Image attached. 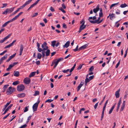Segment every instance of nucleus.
Listing matches in <instances>:
<instances>
[{"mask_svg":"<svg viewBox=\"0 0 128 128\" xmlns=\"http://www.w3.org/2000/svg\"><path fill=\"white\" fill-rule=\"evenodd\" d=\"M12 106V104H10V106H8L6 108V109L5 110L4 112L2 114L4 115L11 108Z\"/></svg>","mask_w":128,"mask_h":128,"instance_id":"8","label":"nucleus"},{"mask_svg":"<svg viewBox=\"0 0 128 128\" xmlns=\"http://www.w3.org/2000/svg\"><path fill=\"white\" fill-rule=\"evenodd\" d=\"M118 10V12H116V13L117 14H120V10Z\"/></svg>","mask_w":128,"mask_h":128,"instance_id":"58","label":"nucleus"},{"mask_svg":"<svg viewBox=\"0 0 128 128\" xmlns=\"http://www.w3.org/2000/svg\"><path fill=\"white\" fill-rule=\"evenodd\" d=\"M115 18V14H114L112 13V14H110V18L111 20H112V19L113 18Z\"/></svg>","mask_w":128,"mask_h":128,"instance_id":"28","label":"nucleus"},{"mask_svg":"<svg viewBox=\"0 0 128 128\" xmlns=\"http://www.w3.org/2000/svg\"><path fill=\"white\" fill-rule=\"evenodd\" d=\"M106 95H105L104 97V98H103L102 99V100L101 101V102H100V105H101L102 104V103L104 101V99H105V98H106Z\"/></svg>","mask_w":128,"mask_h":128,"instance_id":"54","label":"nucleus"},{"mask_svg":"<svg viewBox=\"0 0 128 128\" xmlns=\"http://www.w3.org/2000/svg\"><path fill=\"white\" fill-rule=\"evenodd\" d=\"M128 5L124 3V4H121L120 6L121 8H123L126 7Z\"/></svg>","mask_w":128,"mask_h":128,"instance_id":"25","label":"nucleus"},{"mask_svg":"<svg viewBox=\"0 0 128 128\" xmlns=\"http://www.w3.org/2000/svg\"><path fill=\"white\" fill-rule=\"evenodd\" d=\"M98 103H96L94 106V108L95 109H96V108L98 105Z\"/></svg>","mask_w":128,"mask_h":128,"instance_id":"57","label":"nucleus"},{"mask_svg":"<svg viewBox=\"0 0 128 128\" xmlns=\"http://www.w3.org/2000/svg\"><path fill=\"white\" fill-rule=\"evenodd\" d=\"M14 8H7L6 10L7 12V13H10L14 10Z\"/></svg>","mask_w":128,"mask_h":128,"instance_id":"14","label":"nucleus"},{"mask_svg":"<svg viewBox=\"0 0 128 128\" xmlns=\"http://www.w3.org/2000/svg\"><path fill=\"white\" fill-rule=\"evenodd\" d=\"M9 86V85L8 84H6L5 85H4V86L3 88H2V89L3 90H6V89L8 87V86Z\"/></svg>","mask_w":128,"mask_h":128,"instance_id":"39","label":"nucleus"},{"mask_svg":"<svg viewBox=\"0 0 128 128\" xmlns=\"http://www.w3.org/2000/svg\"><path fill=\"white\" fill-rule=\"evenodd\" d=\"M89 21L92 24H95L96 23L97 24V22L96 20H90Z\"/></svg>","mask_w":128,"mask_h":128,"instance_id":"40","label":"nucleus"},{"mask_svg":"<svg viewBox=\"0 0 128 128\" xmlns=\"http://www.w3.org/2000/svg\"><path fill=\"white\" fill-rule=\"evenodd\" d=\"M37 46L38 51L39 52H41L42 50V49L40 48V45L38 42L37 43Z\"/></svg>","mask_w":128,"mask_h":128,"instance_id":"12","label":"nucleus"},{"mask_svg":"<svg viewBox=\"0 0 128 128\" xmlns=\"http://www.w3.org/2000/svg\"><path fill=\"white\" fill-rule=\"evenodd\" d=\"M39 94V92L38 91H35L34 92V96H36Z\"/></svg>","mask_w":128,"mask_h":128,"instance_id":"38","label":"nucleus"},{"mask_svg":"<svg viewBox=\"0 0 128 128\" xmlns=\"http://www.w3.org/2000/svg\"><path fill=\"white\" fill-rule=\"evenodd\" d=\"M78 45L76 46V48L75 49H74L73 50H74V51L76 52L78 50Z\"/></svg>","mask_w":128,"mask_h":128,"instance_id":"53","label":"nucleus"},{"mask_svg":"<svg viewBox=\"0 0 128 128\" xmlns=\"http://www.w3.org/2000/svg\"><path fill=\"white\" fill-rule=\"evenodd\" d=\"M99 16L100 17H102L103 16V14L102 12V9H100V12L99 14Z\"/></svg>","mask_w":128,"mask_h":128,"instance_id":"35","label":"nucleus"},{"mask_svg":"<svg viewBox=\"0 0 128 128\" xmlns=\"http://www.w3.org/2000/svg\"><path fill=\"white\" fill-rule=\"evenodd\" d=\"M8 56V54H6L3 57H2L0 59L1 60H2V61L3 60L6 59Z\"/></svg>","mask_w":128,"mask_h":128,"instance_id":"18","label":"nucleus"},{"mask_svg":"<svg viewBox=\"0 0 128 128\" xmlns=\"http://www.w3.org/2000/svg\"><path fill=\"white\" fill-rule=\"evenodd\" d=\"M32 0H28L22 6H20V8H18L17 10L14 12H13L14 14H15L19 11L20 9H21L23 8L29 4Z\"/></svg>","mask_w":128,"mask_h":128,"instance_id":"1","label":"nucleus"},{"mask_svg":"<svg viewBox=\"0 0 128 128\" xmlns=\"http://www.w3.org/2000/svg\"><path fill=\"white\" fill-rule=\"evenodd\" d=\"M27 125L26 124H24V125L22 126H21L22 128H26V126Z\"/></svg>","mask_w":128,"mask_h":128,"instance_id":"63","label":"nucleus"},{"mask_svg":"<svg viewBox=\"0 0 128 128\" xmlns=\"http://www.w3.org/2000/svg\"><path fill=\"white\" fill-rule=\"evenodd\" d=\"M46 50V51L45 52V53H46V56H49L50 54V50L48 49Z\"/></svg>","mask_w":128,"mask_h":128,"instance_id":"20","label":"nucleus"},{"mask_svg":"<svg viewBox=\"0 0 128 128\" xmlns=\"http://www.w3.org/2000/svg\"><path fill=\"white\" fill-rule=\"evenodd\" d=\"M40 102V101H38V102H36L32 106V108L33 111L34 112L36 111L37 110L38 106V104Z\"/></svg>","mask_w":128,"mask_h":128,"instance_id":"6","label":"nucleus"},{"mask_svg":"<svg viewBox=\"0 0 128 128\" xmlns=\"http://www.w3.org/2000/svg\"><path fill=\"white\" fill-rule=\"evenodd\" d=\"M120 91V89H119L118 90L116 91L115 94V95L116 98H118L120 96L119 92Z\"/></svg>","mask_w":128,"mask_h":128,"instance_id":"13","label":"nucleus"},{"mask_svg":"<svg viewBox=\"0 0 128 128\" xmlns=\"http://www.w3.org/2000/svg\"><path fill=\"white\" fill-rule=\"evenodd\" d=\"M42 56V55L41 54L39 53L38 52V53L37 54V58L38 59H40L41 58V57Z\"/></svg>","mask_w":128,"mask_h":128,"instance_id":"33","label":"nucleus"},{"mask_svg":"<svg viewBox=\"0 0 128 128\" xmlns=\"http://www.w3.org/2000/svg\"><path fill=\"white\" fill-rule=\"evenodd\" d=\"M25 96V94L24 93H22L18 95V96L20 98H23Z\"/></svg>","mask_w":128,"mask_h":128,"instance_id":"19","label":"nucleus"},{"mask_svg":"<svg viewBox=\"0 0 128 128\" xmlns=\"http://www.w3.org/2000/svg\"><path fill=\"white\" fill-rule=\"evenodd\" d=\"M70 70V69H68L66 70H64L62 71V72L64 73H66L68 72Z\"/></svg>","mask_w":128,"mask_h":128,"instance_id":"48","label":"nucleus"},{"mask_svg":"<svg viewBox=\"0 0 128 128\" xmlns=\"http://www.w3.org/2000/svg\"><path fill=\"white\" fill-rule=\"evenodd\" d=\"M94 77V75H92L88 77V82L91 80L93 79Z\"/></svg>","mask_w":128,"mask_h":128,"instance_id":"37","label":"nucleus"},{"mask_svg":"<svg viewBox=\"0 0 128 128\" xmlns=\"http://www.w3.org/2000/svg\"><path fill=\"white\" fill-rule=\"evenodd\" d=\"M32 116H30L28 118L26 122L27 123H28L29 122L30 120L31 119Z\"/></svg>","mask_w":128,"mask_h":128,"instance_id":"49","label":"nucleus"},{"mask_svg":"<svg viewBox=\"0 0 128 128\" xmlns=\"http://www.w3.org/2000/svg\"><path fill=\"white\" fill-rule=\"evenodd\" d=\"M121 102V98H120V99L118 102V104L117 106L120 107V104Z\"/></svg>","mask_w":128,"mask_h":128,"instance_id":"47","label":"nucleus"},{"mask_svg":"<svg viewBox=\"0 0 128 128\" xmlns=\"http://www.w3.org/2000/svg\"><path fill=\"white\" fill-rule=\"evenodd\" d=\"M12 45H11V44H9V45L6 46L5 48H9L11 46H12Z\"/></svg>","mask_w":128,"mask_h":128,"instance_id":"51","label":"nucleus"},{"mask_svg":"<svg viewBox=\"0 0 128 128\" xmlns=\"http://www.w3.org/2000/svg\"><path fill=\"white\" fill-rule=\"evenodd\" d=\"M94 69V66H92L89 69V72H92Z\"/></svg>","mask_w":128,"mask_h":128,"instance_id":"46","label":"nucleus"},{"mask_svg":"<svg viewBox=\"0 0 128 128\" xmlns=\"http://www.w3.org/2000/svg\"><path fill=\"white\" fill-rule=\"evenodd\" d=\"M11 35H12L11 33L9 34L7 36H6V37H4V39L5 40H7L8 38H10V36Z\"/></svg>","mask_w":128,"mask_h":128,"instance_id":"31","label":"nucleus"},{"mask_svg":"<svg viewBox=\"0 0 128 128\" xmlns=\"http://www.w3.org/2000/svg\"><path fill=\"white\" fill-rule=\"evenodd\" d=\"M53 100H52L51 99H48L45 101V102H50L52 101Z\"/></svg>","mask_w":128,"mask_h":128,"instance_id":"45","label":"nucleus"},{"mask_svg":"<svg viewBox=\"0 0 128 128\" xmlns=\"http://www.w3.org/2000/svg\"><path fill=\"white\" fill-rule=\"evenodd\" d=\"M20 83V82L18 80H17L14 82L12 83V84L13 85L16 86L18 84Z\"/></svg>","mask_w":128,"mask_h":128,"instance_id":"24","label":"nucleus"},{"mask_svg":"<svg viewBox=\"0 0 128 128\" xmlns=\"http://www.w3.org/2000/svg\"><path fill=\"white\" fill-rule=\"evenodd\" d=\"M59 10L62 11V12H63L64 13H65L66 12V11L65 10H64L61 7L59 8Z\"/></svg>","mask_w":128,"mask_h":128,"instance_id":"41","label":"nucleus"},{"mask_svg":"<svg viewBox=\"0 0 128 128\" xmlns=\"http://www.w3.org/2000/svg\"><path fill=\"white\" fill-rule=\"evenodd\" d=\"M36 64L37 65H39L40 64V62L39 60H38L36 62Z\"/></svg>","mask_w":128,"mask_h":128,"instance_id":"64","label":"nucleus"},{"mask_svg":"<svg viewBox=\"0 0 128 128\" xmlns=\"http://www.w3.org/2000/svg\"><path fill=\"white\" fill-rule=\"evenodd\" d=\"M16 90L15 88L10 86L7 89L6 93L8 95L10 94H12Z\"/></svg>","mask_w":128,"mask_h":128,"instance_id":"2","label":"nucleus"},{"mask_svg":"<svg viewBox=\"0 0 128 128\" xmlns=\"http://www.w3.org/2000/svg\"><path fill=\"white\" fill-rule=\"evenodd\" d=\"M16 53H15L14 54H13V55H12L11 56H10L9 57V58H10V59H11V60L12 58H13L15 56H16Z\"/></svg>","mask_w":128,"mask_h":128,"instance_id":"43","label":"nucleus"},{"mask_svg":"<svg viewBox=\"0 0 128 128\" xmlns=\"http://www.w3.org/2000/svg\"><path fill=\"white\" fill-rule=\"evenodd\" d=\"M45 51L44 50H42V56L43 58L45 56Z\"/></svg>","mask_w":128,"mask_h":128,"instance_id":"42","label":"nucleus"},{"mask_svg":"<svg viewBox=\"0 0 128 128\" xmlns=\"http://www.w3.org/2000/svg\"><path fill=\"white\" fill-rule=\"evenodd\" d=\"M47 43L46 42H44L42 45V47L43 48L42 49V50L45 51L48 48V47L47 46Z\"/></svg>","mask_w":128,"mask_h":128,"instance_id":"4","label":"nucleus"},{"mask_svg":"<svg viewBox=\"0 0 128 128\" xmlns=\"http://www.w3.org/2000/svg\"><path fill=\"white\" fill-rule=\"evenodd\" d=\"M24 49V47L23 45L22 44H21L20 46V53L19 55L20 56L21 55Z\"/></svg>","mask_w":128,"mask_h":128,"instance_id":"11","label":"nucleus"},{"mask_svg":"<svg viewBox=\"0 0 128 128\" xmlns=\"http://www.w3.org/2000/svg\"><path fill=\"white\" fill-rule=\"evenodd\" d=\"M80 23L82 24L80 26L79 30L78 31L79 33H80L82 30L84 29L86 26H84V21L83 20L80 21Z\"/></svg>","mask_w":128,"mask_h":128,"instance_id":"3","label":"nucleus"},{"mask_svg":"<svg viewBox=\"0 0 128 128\" xmlns=\"http://www.w3.org/2000/svg\"><path fill=\"white\" fill-rule=\"evenodd\" d=\"M24 87L23 84H21L18 85L17 87V90L18 91H21L24 90Z\"/></svg>","mask_w":128,"mask_h":128,"instance_id":"5","label":"nucleus"},{"mask_svg":"<svg viewBox=\"0 0 128 128\" xmlns=\"http://www.w3.org/2000/svg\"><path fill=\"white\" fill-rule=\"evenodd\" d=\"M50 10L52 12H54L55 11L54 8L52 6H51L50 7Z\"/></svg>","mask_w":128,"mask_h":128,"instance_id":"52","label":"nucleus"},{"mask_svg":"<svg viewBox=\"0 0 128 128\" xmlns=\"http://www.w3.org/2000/svg\"><path fill=\"white\" fill-rule=\"evenodd\" d=\"M20 73L19 72L15 71H14L13 73V75L14 76L16 77H18Z\"/></svg>","mask_w":128,"mask_h":128,"instance_id":"17","label":"nucleus"},{"mask_svg":"<svg viewBox=\"0 0 128 128\" xmlns=\"http://www.w3.org/2000/svg\"><path fill=\"white\" fill-rule=\"evenodd\" d=\"M16 40H14L12 42V43L10 44H11V45L12 46H13L14 45V43L15 42H16Z\"/></svg>","mask_w":128,"mask_h":128,"instance_id":"59","label":"nucleus"},{"mask_svg":"<svg viewBox=\"0 0 128 128\" xmlns=\"http://www.w3.org/2000/svg\"><path fill=\"white\" fill-rule=\"evenodd\" d=\"M11 22L10 21V20H9L6 22H5L3 24L2 26V27H4L5 26H6L7 24Z\"/></svg>","mask_w":128,"mask_h":128,"instance_id":"22","label":"nucleus"},{"mask_svg":"<svg viewBox=\"0 0 128 128\" xmlns=\"http://www.w3.org/2000/svg\"><path fill=\"white\" fill-rule=\"evenodd\" d=\"M119 2H118L117 3H115V4H112L111 5V6H110V9H111L112 8V7H113V6H114L117 5H118V4H119Z\"/></svg>","mask_w":128,"mask_h":128,"instance_id":"26","label":"nucleus"},{"mask_svg":"<svg viewBox=\"0 0 128 128\" xmlns=\"http://www.w3.org/2000/svg\"><path fill=\"white\" fill-rule=\"evenodd\" d=\"M58 62L56 60V59L54 60L53 62H52V64H54L55 65L57 66Z\"/></svg>","mask_w":128,"mask_h":128,"instance_id":"30","label":"nucleus"},{"mask_svg":"<svg viewBox=\"0 0 128 128\" xmlns=\"http://www.w3.org/2000/svg\"><path fill=\"white\" fill-rule=\"evenodd\" d=\"M36 4L34 3L32 4L30 6V8H33L36 5Z\"/></svg>","mask_w":128,"mask_h":128,"instance_id":"60","label":"nucleus"},{"mask_svg":"<svg viewBox=\"0 0 128 128\" xmlns=\"http://www.w3.org/2000/svg\"><path fill=\"white\" fill-rule=\"evenodd\" d=\"M24 82L26 84H28L30 83V80L29 78H26L24 79Z\"/></svg>","mask_w":128,"mask_h":128,"instance_id":"7","label":"nucleus"},{"mask_svg":"<svg viewBox=\"0 0 128 128\" xmlns=\"http://www.w3.org/2000/svg\"><path fill=\"white\" fill-rule=\"evenodd\" d=\"M70 43V41H68L64 46L63 47H66L67 48L69 46Z\"/></svg>","mask_w":128,"mask_h":128,"instance_id":"21","label":"nucleus"},{"mask_svg":"<svg viewBox=\"0 0 128 128\" xmlns=\"http://www.w3.org/2000/svg\"><path fill=\"white\" fill-rule=\"evenodd\" d=\"M63 28H67V26L65 23H63L62 24Z\"/></svg>","mask_w":128,"mask_h":128,"instance_id":"50","label":"nucleus"},{"mask_svg":"<svg viewBox=\"0 0 128 128\" xmlns=\"http://www.w3.org/2000/svg\"><path fill=\"white\" fill-rule=\"evenodd\" d=\"M7 52L6 50H5L3 51L0 54V55L2 56L5 53Z\"/></svg>","mask_w":128,"mask_h":128,"instance_id":"55","label":"nucleus"},{"mask_svg":"<svg viewBox=\"0 0 128 128\" xmlns=\"http://www.w3.org/2000/svg\"><path fill=\"white\" fill-rule=\"evenodd\" d=\"M13 67V66H12V64H10L9 65L8 68L6 69V70L7 71H9Z\"/></svg>","mask_w":128,"mask_h":128,"instance_id":"27","label":"nucleus"},{"mask_svg":"<svg viewBox=\"0 0 128 128\" xmlns=\"http://www.w3.org/2000/svg\"><path fill=\"white\" fill-rule=\"evenodd\" d=\"M29 108V106H26V107L24 109V112H26L28 111V108Z\"/></svg>","mask_w":128,"mask_h":128,"instance_id":"36","label":"nucleus"},{"mask_svg":"<svg viewBox=\"0 0 128 128\" xmlns=\"http://www.w3.org/2000/svg\"><path fill=\"white\" fill-rule=\"evenodd\" d=\"M10 113H9L8 114H7L6 115V116H4L3 118V119H6L7 117L8 116H9V115H10Z\"/></svg>","mask_w":128,"mask_h":128,"instance_id":"61","label":"nucleus"},{"mask_svg":"<svg viewBox=\"0 0 128 128\" xmlns=\"http://www.w3.org/2000/svg\"><path fill=\"white\" fill-rule=\"evenodd\" d=\"M88 74H87L86 78L85 80V86L87 85V83L88 82Z\"/></svg>","mask_w":128,"mask_h":128,"instance_id":"32","label":"nucleus"},{"mask_svg":"<svg viewBox=\"0 0 128 128\" xmlns=\"http://www.w3.org/2000/svg\"><path fill=\"white\" fill-rule=\"evenodd\" d=\"M120 64V62H118V63L116 64V66L115 68H117L118 67V66Z\"/></svg>","mask_w":128,"mask_h":128,"instance_id":"62","label":"nucleus"},{"mask_svg":"<svg viewBox=\"0 0 128 128\" xmlns=\"http://www.w3.org/2000/svg\"><path fill=\"white\" fill-rule=\"evenodd\" d=\"M63 58H60L58 59H56V60L59 62L62 61L63 60Z\"/></svg>","mask_w":128,"mask_h":128,"instance_id":"44","label":"nucleus"},{"mask_svg":"<svg viewBox=\"0 0 128 128\" xmlns=\"http://www.w3.org/2000/svg\"><path fill=\"white\" fill-rule=\"evenodd\" d=\"M126 105V101H124L123 102L122 104L121 105L120 110L121 111H122L124 110Z\"/></svg>","mask_w":128,"mask_h":128,"instance_id":"9","label":"nucleus"},{"mask_svg":"<svg viewBox=\"0 0 128 128\" xmlns=\"http://www.w3.org/2000/svg\"><path fill=\"white\" fill-rule=\"evenodd\" d=\"M3 6H2V8H3L4 7H5L7 6V4H2Z\"/></svg>","mask_w":128,"mask_h":128,"instance_id":"56","label":"nucleus"},{"mask_svg":"<svg viewBox=\"0 0 128 128\" xmlns=\"http://www.w3.org/2000/svg\"><path fill=\"white\" fill-rule=\"evenodd\" d=\"M36 73V72H32L29 75V76L30 78H31L34 76L35 75Z\"/></svg>","mask_w":128,"mask_h":128,"instance_id":"23","label":"nucleus"},{"mask_svg":"<svg viewBox=\"0 0 128 128\" xmlns=\"http://www.w3.org/2000/svg\"><path fill=\"white\" fill-rule=\"evenodd\" d=\"M18 17L17 16H16L14 18L10 20L11 22L15 20L16 19L18 18Z\"/></svg>","mask_w":128,"mask_h":128,"instance_id":"34","label":"nucleus"},{"mask_svg":"<svg viewBox=\"0 0 128 128\" xmlns=\"http://www.w3.org/2000/svg\"><path fill=\"white\" fill-rule=\"evenodd\" d=\"M88 46L87 44H84L83 46H81L80 47L79 49V50H83L84 49L86 48Z\"/></svg>","mask_w":128,"mask_h":128,"instance_id":"16","label":"nucleus"},{"mask_svg":"<svg viewBox=\"0 0 128 128\" xmlns=\"http://www.w3.org/2000/svg\"><path fill=\"white\" fill-rule=\"evenodd\" d=\"M99 10V6L98 5L96 8H94L93 9V11L95 13H96Z\"/></svg>","mask_w":128,"mask_h":128,"instance_id":"15","label":"nucleus"},{"mask_svg":"<svg viewBox=\"0 0 128 128\" xmlns=\"http://www.w3.org/2000/svg\"><path fill=\"white\" fill-rule=\"evenodd\" d=\"M84 84V82H81L80 84L78 86V89H77V92H78L80 90V88Z\"/></svg>","mask_w":128,"mask_h":128,"instance_id":"10","label":"nucleus"},{"mask_svg":"<svg viewBox=\"0 0 128 128\" xmlns=\"http://www.w3.org/2000/svg\"><path fill=\"white\" fill-rule=\"evenodd\" d=\"M56 41V40H54L51 42V46L53 47H54L55 45Z\"/></svg>","mask_w":128,"mask_h":128,"instance_id":"29","label":"nucleus"}]
</instances>
